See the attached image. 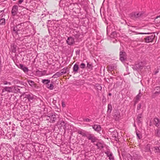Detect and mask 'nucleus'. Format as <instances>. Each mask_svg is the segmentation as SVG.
<instances>
[{
	"instance_id": "obj_1",
	"label": "nucleus",
	"mask_w": 160,
	"mask_h": 160,
	"mask_svg": "<svg viewBox=\"0 0 160 160\" xmlns=\"http://www.w3.org/2000/svg\"><path fill=\"white\" fill-rule=\"evenodd\" d=\"M139 34H151V35L149 36H147L144 38L145 41V42L147 43H149L150 42H152L154 38L155 37V35L154 34V33H150L149 32H146V33H140Z\"/></svg>"
},
{
	"instance_id": "obj_2",
	"label": "nucleus",
	"mask_w": 160,
	"mask_h": 160,
	"mask_svg": "<svg viewBox=\"0 0 160 160\" xmlns=\"http://www.w3.org/2000/svg\"><path fill=\"white\" fill-rule=\"evenodd\" d=\"M120 60L123 62L127 59V55L126 52L123 51H121L119 53Z\"/></svg>"
},
{
	"instance_id": "obj_3",
	"label": "nucleus",
	"mask_w": 160,
	"mask_h": 160,
	"mask_svg": "<svg viewBox=\"0 0 160 160\" xmlns=\"http://www.w3.org/2000/svg\"><path fill=\"white\" fill-rule=\"evenodd\" d=\"M113 116L114 118L116 120H118L121 118V115L118 110H115L114 111L113 113Z\"/></svg>"
},
{
	"instance_id": "obj_4",
	"label": "nucleus",
	"mask_w": 160,
	"mask_h": 160,
	"mask_svg": "<svg viewBox=\"0 0 160 160\" xmlns=\"http://www.w3.org/2000/svg\"><path fill=\"white\" fill-rule=\"evenodd\" d=\"M88 140H91V142L94 143L96 142L98 139L95 137L93 135L90 134H88Z\"/></svg>"
},
{
	"instance_id": "obj_5",
	"label": "nucleus",
	"mask_w": 160,
	"mask_h": 160,
	"mask_svg": "<svg viewBox=\"0 0 160 160\" xmlns=\"http://www.w3.org/2000/svg\"><path fill=\"white\" fill-rule=\"evenodd\" d=\"M143 68V65L142 62L136 64L133 67L134 70L136 71H138L139 70H141Z\"/></svg>"
},
{
	"instance_id": "obj_6",
	"label": "nucleus",
	"mask_w": 160,
	"mask_h": 160,
	"mask_svg": "<svg viewBox=\"0 0 160 160\" xmlns=\"http://www.w3.org/2000/svg\"><path fill=\"white\" fill-rule=\"evenodd\" d=\"M144 14L143 12H134L133 15L135 18H139L142 17Z\"/></svg>"
},
{
	"instance_id": "obj_7",
	"label": "nucleus",
	"mask_w": 160,
	"mask_h": 160,
	"mask_svg": "<svg viewBox=\"0 0 160 160\" xmlns=\"http://www.w3.org/2000/svg\"><path fill=\"white\" fill-rule=\"evenodd\" d=\"M154 124L158 128H160V120L157 118H155L154 119Z\"/></svg>"
},
{
	"instance_id": "obj_8",
	"label": "nucleus",
	"mask_w": 160,
	"mask_h": 160,
	"mask_svg": "<svg viewBox=\"0 0 160 160\" xmlns=\"http://www.w3.org/2000/svg\"><path fill=\"white\" fill-rule=\"evenodd\" d=\"M58 124L59 125H61L60 127L61 128H62L65 130L66 128V124L63 121H59L58 122Z\"/></svg>"
},
{
	"instance_id": "obj_9",
	"label": "nucleus",
	"mask_w": 160,
	"mask_h": 160,
	"mask_svg": "<svg viewBox=\"0 0 160 160\" xmlns=\"http://www.w3.org/2000/svg\"><path fill=\"white\" fill-rule=\"evenodd\" d=\"M66 41L69 45H72L75 42L74 38L71 37L68 38Z\"/></svg>"
},
{
	"instance_id": "obj_10",
	"label": "nucleus",
	"mask_w": 160,
	"mask_h": 160,
	"mask_svg": "<svg viewBox=\"0 0 160 160\" xmlns=\"http://www.w3.org/2000/svg\"><path fill=\"white\" fill-rule=\"evenodd\" d=\"M18 10V7L17 5H14L12 8L11 13L13 15H15Z\"/></svg>"
},
{
	"instance_id": "obj_11",
	"label": "nucleus",
	"mask_w": 160,
	"mask_h": 160,
	"mask_svg": "<svg viewBox=\"0 0 160 160\" xmlns=\"http://www.w3.org/2000/svg\"><path fill=\"white\" fill-rule=\"evenodd\" d=\"M50 122L52 123H54L56 119V116L55 115L50 114Z\"/></svg>"
},
{
	"instance_id": "obj_12",
	"label": "nucleus",
	"mask_w": 160,
	"mask_h": 160,
	"mask_svg": "<svg viewBox=\"0 0 160 160\" xmlns=\"http://www.w3.org/2000/svg\"><path fill=\"white\" fill-rule=\"evenodd\" d=\"M92 128L95 131L98 132H99L101 130V127L99 125H94L93 126Z\"/></svg>"
},
{
	"instance_id": "obj_13",
	"label": "nucleus",
	"mask_w": 160,
	"mask_h": 160,
	"mask_svg": "<svg viewBox=\"0 0 160 160\" xmlns=\"http://www.w3.org/2000/svg\"><path fill=\"white\" fill-rule=\"evenodd\" d=\"M12 87H6L4 88L2 90V92L7 91L8 92H12Z\"/></svg>"
},
{
	"instance_id": "obj_14",
	"label": "nucleus",
	"mask_w": 160,
	"mask_h": 160,
	"mask_svg": "<svg viewBox=\"0 0 160 160\" xmlns=\"http://www.w3.org/2000/svg\"><path fill=\"white\" fill-rule=\"evenodd\" d=\"M20 68L22 69L24 72H27L28 71V68L24 66L22 64H20Z\"/></svg>"
},
{
	"instance_id": "obj_15",
	"label": "nucleus",
	"mask_w": 160,
	"mask_h": 160,
	"mask_svg": "<svg viewBox=\"0 0 160 160\" xmlns=\"http://www.w3.org/2000/svg\"><path fill=\"white\" fill-rule=\"evenodd\" d=\"M151 145L149 144H148L146 145L145 147V150L146 152H151V151L150 149Z\"/></svg>"
},
{
	"instance_id": "obj_16",
	"label": "nucleus",
	"mask_w": 160,
	"mask_h": 160,
	"mask_svg": "<svg viewBox=\"0 0 160 160\" xmlns=\"http://www.w3.org/2000/svg\"><path fill=\"white\" fill-rule=\"evenodd\" d=\"M112 109V106L111 104H109L108 107L107 113L110 114Z\"/></svg>"
},
{
	"instance_id": "obj_17",
	"label": "nucleus",
	"mask_w": 160,
	"mask_h": 160,
	"mask_svg": "<svg viewBox=\"0 0 160 160\" xmlns=\"http://www.w3.org/2000/svg\"><path fill=\"white\" fill-rule=\"evenodd\" d=\"M50 81L48 79H43L42 80V83L44 84H46L47 85V86L48 85H49V83L50 82Z\"/></svg>"
},
{
	"instance_id": "obj_18",
	"label": "nucleus",
	"mask_w": 160,
	"mask_h": 160,
	"mask_svg": "<svg viewBox=\"0 0 160 160\" xmlns=\"http://www.w3.org/2000/svg\"><path fill=\"white\" fill-rule=\"evenodd\" d=\"M140 156H138L136 153L133 154V158L135 160H139L140 158Z\"/></svg>"
},
{
	"instance_id": "obj_19",
	"label": "nucleus",
	"mask_w": 160,
	"mask_h": 160,
	"mask_svg": "<svg viewBox=\"0 0 160 160\" xmlns=\"http://www.w3.org/2000/svg\"><path fill=\"white\" fill-rule=\"evenodd\" d=\"M155 135L156 137H160V131L158 129H156L155 131Z\"/></svg>"
},
{
	"instance_id": "obj_20",
	"label": "nucleus",
	"mask_w": 160,
	"mask_h": 160,
	"mask_svg": "<svg viewBox=\"0 0 160 160\" xmlns=\"http://www.w3.org/2000/svg\"><path fill=\"white\" fill-rule=\"evenodd\" d=\"M79 69L78 65L77 64H75L73 67V71L74 72H77Z\"/></svg>"
},
{
	"instance_id": "obj_21",
	"label": "nucleus",
	"mask_w": 160,
	"mask_h": 160,
	"mask_svg": "<svg viewBox=\"0 0 160 160\" xmlns=\"http://www.w3.org/2000/svg\"><path fill=\"white\" fill-rule=\"evenodd\" d=\"M53 84V82H52L50 85H48L47 86V88L50 90H52L54 88V86Z\"/></svg>"
},
{
	"instance_id": "obj_22",
	"label": "nucleus",
	"mask_w": 160,
	"mask_h": 160,
	"mask_svg": "<svg viewBox=\"0 0 160 160\" xmlns=\"http://www.w3.org/2000/svg\"><path fill=\"white\" fill-rule=\"evenodd\" d=\"M155 22L156 23L160 24V15L156 17L155 19Z\"/></svg>"
},
{
	"instance_id": "obj_23",
	"label": "nucleus",
	"mask_w": 160,
	"mask_h": 160,
	"mask_svg": "<svg viewBox=\"0 0 160 160\" xmlns=\"http://www.w3.org/2000/svg\"><path fill=\"white\" fill-rule=\"evenodd\" d=\"M155 90H156L154 93L155 94H159L160 93V87H157L156 88Z\"/></svg>"
},
{
	"instance_id": "obj_24",
	"label": "nucleus",
	"mask_w": 160,
	"mask_h": 160,
	"mask_svg": "<svg viewBox=\"0 0 160 160\" xmlns=\"http://www.w3.org/2000/svg\"><path fill=\"white\" fill-rule=\"evenodd\" d=\"M154 148V151L155 153H160V147H155Z\"/></svg>"
},
{
	"instance_id": "obj_25",
	"label": "nucleus",
	"mask_w": 160,
	"mask_h": 160,
	"mask_svg": "<svg viewBox=\"0 0 160 160\" xmlns=\"http://www.w3.org/2000/svg\"><path fill=\"white\" fill-rule=\"evenodd\" d=\"M28 83H29V85L32 87H34L35 86V83L34 82L31 80H29L28 81Z\"/></svg>"
},
{
	"instance_id": "obj_26",
	"label": "nucleus",
	"mask_w": 160,
	"mask_h": 160,
	"mask_svg": "<svg viewBox=\"0 0 160 160\" xmlns=\"http://www.w3.org/2000/svg\"><path fill=\"white\" fill-rule=\"evenodd\" d=\"M96 145L98 147V149H101L103 148V146L101 143H98Z\"/></svg>"
},
{
	"instance_id": "obj_27",
	"label": "nucleus",
	"mask_w": 160,
	"mask_h": 160,
	"mask_svg": "<svg viewBox=\"0 0 160 160\" xmlns=\"http://www.w3.org/2000/svg\"><path fill=\"white\" fill-rule=\"evenodd\" d=\"M62 74H61L60 72H57L55 74H54L52 76V78H56L60 76V75H61Z\"/></svg>"
},
{
	"instance_id": "obj_28",
	"label": "nucleus",
	"mask_w": 160,
	"mask_h": 160,
	"mask_svg": "<svg viewBox=\"0 0 160 160\" xmlns=\"http://www.w3.org/2000/svg\"><path fill=\"white\" fill-rule=\"evenodd\" d=\"M46 71L44 70L42 71H39V73L42 76H44L45 75H48V74H46Z\"/></svg>"
},
{
	"instance_id": "obj_29",
	"label": "nucleus",
	"mask_w": 160,
	"mask_h": 160,
	"mask_svg": "<svg viewBox=\"0 0 160 160\" xmlns=\"http://www.w3.org/2000/svg\"><path fill=\"white\" fill-rule=\"evenodd\" d=\"M5 23V20L4 18L0 19V25H4Z\"/></svg>"
},
{
	"instance_id": "obj_30",
	"label": "nucleus",
	"mask_w": 160,
	"mask_h": 160,
	"mask_svg": "<svg viewBox=\"0 0 160 160\" xmlns=\"http://www.w3.org/2000/svg\"><path fill=\"white\" fill-rule=\"evenodd\" d=\"M117 36L116 32H113L111 34V38H114L116 37Z\"/></svg>"
},
{
	"instance_id": "obj_31",
	"label": "nucleus",
	"mask_w": 160,
	"mask_h": 160,
	"mask_svg": "<svg viewBox=\"0 0 160 160\" xmlns=\"http://www.w3.org/2000/svg\"><path fill=\"white\" fill-rule=\"evenodd\" d=\"M27 97L28 100L30 101L31 100H32L33 99V97L32 95L28 94L27 95Z\"/></svg>"
},
{
	"instance_id": "obj_32",
	"label": "nucleus",
	"mask_w": 160,
	"mask_h": 160,
	"mask_svg": "<svg viewBox=\"0 0 160 160\" xmlns=\"http://www.w3.org/2000/svg\"><path fill=\"white\" fill-rule=\"evenodd\" d=\"M127 157L128 160H132V156L130 154H128Z\"/></svg>"
},
{
	"instance_id": "obj_33",
	"label": "nucleus",
	"mask_w": 160,
	"mask_h": 160,
	"mask_svg": "<svg viewBox=\"0 0 160 160\" xmlns=\"http://www.w3.org/2000/svg\"><path fill=\"white\" fill-rule=\"evenodd\" d=\"M96 87L97 90H102V87L100 85L98 84L97 86H96Z\"/></svg>"
},
{
	"instance_id": "obj_34",
	"label": "nucleus",
	"mask_w": 160,
	"mask_h": 160,
	"mask_svg": "<svg viewBox=\"0 0 160 160\" xmlns=\"http://www.w3.org/2000/svg\"><path fill=\"white\" fill-rule=\"evenodd\" d=\"M142 94L140 92L136 96V99L137 100H138L141 97Z\"/></svg>"
},
{
	"instance_id": "obj_35",
	"label": "nucleus",
	"mask_w": 160,
	"mask_h": 160,
	"mask_svg": "<svg viewBox=\"0 0 160 160\" xmlns=\"http://www.w3.org/2000/svg\"><path fill=\"white\" fill-rule=\"evenodd\" d=\"M108 157H109V159H110V160H113L114 158L112 156V154L111 153H110L108 156Z\"/></svg>"
},
{
	"instance_id": "obj_36",
	"label": "nucleus",
	"mask_w": 160,
	"mask_h": 160,
	"mask_svg": "<svg viewBox=\"0 0 160 160\" xmlns=\"http://www.w3.org/2000/svg\"><path fill=\"white\" fill-rule=\"evenodd\" d=\"M65 70H65V68H64L62 69L61 70V72H60L61 74H62H62H64L66 73V71Z\"/></svg>"
},
{
	"instance_id": "obj_37",
	"label": "nucleus",
	"mask_w": 160,
	"mask_h": 160,
	"mask_svg": "<svg viewBox=\"0 0 160 160\" xmlns=\"http://www.w3.org/2000/svg\"><path fill=\"white\" fill-rule=\"evenodd\" d=\"M16 46H15V45H13V47H12V51L13 52H15L16 50Z\"/></svg>"
},
{
	"instance_id": "obj_38",
	"label": "nucleus",
	"mask_w": 160,
	"mask_h": 160,
	"mask_svg": "<svg viewBox=\"0 0 160 160\" xmlns=\"http://www.w3.org/2000/svg\"><path fill=\"white\" fill-rule=\"evenodd\" d=\"M88 133H87V134L86 133L83 132L81 134V135L83 136L87 137V138H88Z\"/></svg>"
},
{
	"instance_id": "obj_39",
	"label": "nucleus",
	"mask_w": 160,
	"mask_h": 160,
	"mask_svg": "<svg viewBox=\"0 0 160 160\" xmlns=\"http://www.w3.org/2000/svg\"><path fill=\"white\" fill-rule=\"evenodd\" d=\"M85 67V65L84 63H82L80 65V67L81 68H83Z\"/></svg>"
},
{
	"instance_id": "obj_40",
	"label": "nucleus",
	"mask_w": 160,
	"mask_h": 160,
	"mask_svg": "<svg viewBox=\"0 0 160 160\" xmlns=\"http://www.w3.org/2000/svg\"><path fill=\"white\" fill-rule=\"evenodd\" d=\"M50 114H49L48 116L46 117V119L47 120H50Z\"/></svg>"
},
{
	"instance_id": "obj_41",
	"label": "nucleus",
	"mask_w": 160,
	"mask_h": 160,
	"mask_svg": "<svg viewBox=\"0 0 160 160\" xmlns=\"http://www.w3.org/2000/svg\"><path fill=\"white\" fill-rule=\"evenodd\" d=\"M142 115L141 114H139L138 115L137 117V119H140L142 118Z\"/></svg>"
},
{
	"instance_id": "obj_42",
	"label": "nucleus",
	"mask_w": 160,
	"mask_h": 160,
	"mask_svg": "<svg viewBox=\"0 0 160 160\" xmlns=\"http://www.w3.org/2000/svg\"><path fill=\"white\" fill-rule=\"evenodd\" d=\"M141 105L140 104H138V107H137V110H139L140 109V108H141Z\"/></svg>"
},
{
	"instance_id": "obj_43",
	"label": "nucleus",
	"mask_w": 160,
	"mask_h": 160,
	"mask_svg": "<svg viewBox=\"0 0 160 160\" xmlns=\"http://www.w3.org/2000/svg\"><path fill=\"white\" fill-rule=\"evenodd\" d=\"M87 67L89 68H91L92 67V66L90 64H89L88 63H87Z\"/></svg>"
},
{
	"instance_id": "obj_44",
	"label": "nucleus",
	"mask_w": 160,
	"mask_h": 160,
	"mask_svg": "<svg viewBox=\"0 0 160 160\" xmlns=\"http://www.w3.org/2000/svg\"><path fill=\"white\" fill-rule=\"evenodd\" d=\"M84 121H86L87 122H89L91 121V120L88 119V118H86L84 119Z\"/></svg>"
},
{
	"instance_id": "obj_45",
	"label": "nucleus",
	"mask_w": 160,
	"mask_h": 160,
	"mask_svg": "<svg viewBox=\"0 0 160 160\" xmlns=\"http://www.w3.org/2000/svg\"><path fill=\"white\" fill-rule=\"evenodd\" d=\"M13 82L14 83H18L19 81L18 80H13Z\"/></svg>"
},
{
	"instance_id": "obj_46",
	"label": "nucleus",
	"mask_w": 160,
	"mask_h": 160,
	"mask_svg": "<svg viewBox=\"0 0 160 160\" xmlns=\"http://www.w3.org/2000/svg\"><path fill=\"white\" fill-rule=\"evenodd\" d=\"M17 27H15L13 28V31L15 32L16 33H17V31H18V30L17 31Z\"/></svg>"
},
{
	"instance_id": "obj_47",
	"label": "nucleus",
	"mask_w": 160,
	"mask_h": 160,
	"mask_svg": "<svg viewBox=\"0 0 160 160\" xmlns=\"http://www.w3.org/2000/svg\"><path fill=\"white\" fill-rule=\"evenodd\" d=\"M65 70H66V73H67L69 71V69L68 68L66 67L65 68Z\"/></svg>"
},
{
	"instance_id": "obj_48",
	"label": "nucleus",
	"mask_w": 160,
	"mask_h": 160,
	"mask_svg": "<svg viewBox=\"0 0 160 160\" xmlns=\"http://www.w3.org/2000/svg\"><path fill=\"white\" fill-rule=\"evenodd\" d=\"M24 0H19L18 2L19 4L21 3Z\"/></svg>"
},
{
	"instance_id": "obj_49",
	"label": "nucleus",
	"mask_w": 160,
	"mask_h": 160,
	"mask_svg": "<svg viewBox=\"0 0 160 160\" xmlns=\"http://www.w3.org/2000/svg\"><path fill=\"white\" fill-rule=\"evenodd\" d=\"M136 134H137V137H138V138L139 139H140V136L139 135L140 134L139 133H137Z\"/></svg>"
},
{
	"instance_id": "obj_50",
	"label": "nucleus",
	"mask_w": 160,
	"mask_h": 160,
	"mask_svg": "<svg viewBox=\"0 0 160 160\" xmlns=\"http://www.w3.org/2000/svg\"><path fill=\"white\" fill-rule=\"evenodd\" d=\"M105 153L107 155V156L108 157L109 156V154H110V152H105Z\"/></svg>"
},
{
	"instance_id": "obj_51",
	"label": "nucleus",
	"mask_w": 160,
	"mask_h": 160,
	"mask_svg": "<svg viewBox=\"0 0 160 160\" xmlns=\"http://www.w3.org/2000/svg\"><path fill=\"white\" fill-rule=\"evenodd\" d=\"M138 122V123H140L141 122V121H140V119H137Z\"/></svg>"
},
{
	"instance_id": "obj_52",
	"label": "nucleus",
	"mask_w": 160,
	"mask_h": 160,
	"mask_svg": "<svg viewBox=\"0 0 160 160\" xmlns=\"http://www.w3.org/2000/svg\"><path fill=\"white\" fill-rule=\"evenodd\" d=\"M82 132H82V131H78V134H81H81H82Z\"/></svg>"
},
{
	"instance_id": "obj_53",
	"label": "nucleus",
	"mask_w": 160,
	"mask_h": 160,
	"mask_svg": "<svg viewBox=\"0 0 160 160\" xmlns=\"http://www.w3.org/2000/svg\"><path fill=\"white\" fill-rule=\"evenodd\" d=\"M4 84L5 85L7 84H8V82L7 81H5L4 82Z\"/></svg>"
},
{
	"instance_id": "obj_54",
	"label": "nucleus",
	"mask_w": 160,
	"mask_h": 160,
	"mask_svg": "<svg viewBox=\"0 0 160 160\" xmlns=\"http://www.w3.org/2000/svg\"><path fill=\"white\" fill-rule=\"evenodd\" d=\"M62 106L63 107H65V104L63 103V102H62Z\"/></svg>"
},
{
	"instance_id": "obj_55",
	"label": "nucleus",
	"mask_w": 160,
	"mask_h": 160,
	"mask_svg": "<svg viewBox=\"0 0 160 160\" xmlns=\"http://www.w3.org/2000/svg\"><path fill=\"white\" fill-rule=\"evenodd\" d=\"M158 71H156L155 72V74H156L157 73H158Z\"/></svg>"
},
{
	"instance_id": "obj_56",
	"label": "nucleus",
	"mask_w": 160,
	"mask_h": 160,
	"mask_svg": "<svg viewBox=\"0 0 160 160\" xmlns=\"http://www.w3.org/2000/svg\"><path fill=\"white\" fill-rule=\"evenodd\" d=\"M8 84L10 85H11V84L10 82H8Z\"/></svg>"
},
{
	"instance_id": "obj_57",
	"label": "nucleus",
	"mask_w": 160,
	"mask_h": 160,
	"mask_svg": "<svg viewBox=\"0 0 160 160\" xmlns=\"http://www.w3.org/2000/svg\"><path fill=\"white\" fill-rule=\"evenodd\" d=\"M108 95L109 96H111L112 94L111 93H109Z\"/></svg>"
},
{
	"instance_id": "obj_58",
	"label": "nucleus",
	"mask_w": 160,
	"mask_h": 160,
	"mask_svg": "<svg viewBox=\"0 0 160 160\" xmlns=\"http://www.w3.org/2000/svg\"><path fill=\"white\" fill-rule=\"evenodd\" d=\"M4 12V10H2V11H1L0 12Z\"/></svg>"
}]
</instances>
